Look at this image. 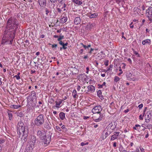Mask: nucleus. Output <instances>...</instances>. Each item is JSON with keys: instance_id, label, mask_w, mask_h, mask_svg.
Here are the masks:
<instances>
[{"instance_id": "obj_21", "label": "nucleus", "mask_w": 152, "mask_h": 152, "mask_svg": "<svg viewBox=\"0 0 152 152\" xmlns=\"http://www.w3.org/2000/svg\"><path fill=\"white\" fill-rule=\"evenodd\" d=\"M88 15L89 17L90 18H94L96 17L98 15L95 13L91 14L90 13H88Z\"/></svg>"}, {"instance_id": "obj_3", "label": "nucleus", "mask_w": 152, "mask_h": 152, "mask_svg": "<svg viewBox=\"0 0 152 152\" xmlns=\"http://www.w3.org/2000/svg\"><path fill=\"white\" fill-rule=\"evenodd\" d=\"M52 134V133L49 132V134L47 135L46 134L44 136L43 140H41L45 144L47 145L49 144L51 141Z\"/></svg>"}, {"instance_id": "obj_57", "label": "nucleus", "mask_w": 152, "mask_h": 152, "mask_svg": "<svg viewBox=\"0 0 152 152\" xmlns=\"http://www.w3.org/2000/svg\"><path fill=\"white\" fill-rule=\"evenodd\" d=\"M80 88L81 87L80 86L78 85L77 86V91H79L80 90Z\"/></svg>"}, {"instance_id": "obj_40", "label": "nucleus", "mask_w": 152, "mask_h": 152, "mask_svg": "<svg viewBox=\"0 0 152 152\" xmlns=\"http://www.w3.org/2000/svg\"><path fill=\"white\" fill-rule=\"evenodd\" d=\"M113 64H111L110 65L109 68L107 69V70L106 71V72H107L108 71H109L113 67Z\"/></svg>"}, {"instance_id": "obj_27", "label": "nucleus", "mask_w": 152, "mask_h": 152, "mask_svg": "<svg viewBox=\"0 0 152 152\" xmlns=\"http://www.w3.org/2000/svg\"><path fill=\"white\" fill-rule=\"evenodd\" d=\"M67 20V17H63V18L61 19V23H65Z\"/></svg>"}, {"instance_id": "obj_62", "label": "nucleus", "mask_w": 152, "mask_h": 152, "mask_svg": "<svg viewBox=\"0 0 152 152\" xmlns=\"http://www.w3.org/2000/svg\"><path fill=\"white\" fill-rule=\"evenodd\" d=\"M122 64L123 65V66H122V68L123 69H125L126 64L124 63H123Z\"/></svg>"}, {"instance_id": "obj_54", "label": "nucleus", "mask_w": 152, "mask_h": 152, "mask_svg": "<svg viewBox=\"0 0 152 152\" xmlns=\"http://www.w3.org/2000/svg\"><path fill=\"white\" fill-rule=\"evenodd\" d=\"M143 104H140L139 105L138 107L140 109L142 108L143 107Z\"/></svg>"}, {"instance_id": "obj_49", "label": "nucleus", "mask_w": 152, "mask_h": 152, "mask_svg": "<svg viewBox=\"0 0 152 152\" xmlns=\"http://www.w3.org/2000/svg\"><path fill=\"white\" fill-rule=\"evenodd\" d=\"M88 142H86V143H84L83 142H82L81 143V145L82 146H83L84 145H88Z\"/></svg>"}, {"instance_id": "obj_22", "label": "nucleus", "mask_w": 152, "mask_h": 152, "mask_svg": "<svg viewBox=\"0 0 152 152\" xmlns=\"http://www.w3.org/2000/svg\"><path fill=\"white\" fill-rule=\"evenodd\" d=\"M97 95L101 99H104L102 95V92L100 90H99L97 91Z\"/></svg>"}, {"instance_id": "obj_11", "label": "nucleus", "mask_w": 152, "mask_h": 152, "mask_svg": "<svg viewBox=\"0 0 152 152\" xmlns=\"http://www.w3.org/2000/svg\"><path fill=\"white\" fill-rule=\"evenodd\" d=\"M120 133L119 132H115L114 133V134L111 136L110 140H114L115 139H117Z\"/></svg>"}, {"instance_id": "obj_41", "label": "nucleus", "mask_w": 152, "mask_h": 152, "mask_svg": "<svg viewBox=\"0 0 152 152\" xmlns=\"http://www.w3.org/2000/svg\"><path fill=\"white\" fill-rule=\"evenodd\" d=\"M45 14L47 15H48V13H49V9L48 8H45Z\"/></svg>"}, {"instance_id": "obj_47", "label": "nucleus", "mask_w": 152, "mask_h": 152, "mask_svg": "<svg viewBox=\"0 0 152 152\" xmlns=\"http://www.w3.org/2000/svg\"><path fill=\"white\" fill-rule=\"evenodd\" d=\"M145 122L146 123H148L150 122V121L151 120V119H150L149 118L146 119V118H145Z\"/></svg>"}, {"instance_id": "obj_60", "label": "nucleus", "mask_w": 152, "mask_h": 152, "mask_svg": "<svg viewBox=\"0 0 152 152\" xmlns=\"http://www.w3.org/2000/svg\"><path fill=\"white\" fill-rule=\"evenodd\" d=\"M66 5L65 4V3H64L63 4V7H62L61 9H62L63 8H65L66 7Z\"/></svg>"}, {"instance_id": "obj_4", "label": "nucleus", "mask_w": 152, "mask_h": 152, "mask_svg": "<svg viewBox=\"0 0 152 152\" xmlns=\"http://www.w3.org/2000/svg\"><path fill=\"white\" fill-rule=\"evenodd\" d=\"M93 113L94 114L93 116V120L96 122L101 121L104 116L103 114L101 113Z\"/></svg>"}, {"instance_id": "obj_52", "label": "nucleus", "mask_w": 152, "mask_h": 152, "mask_svg": "<svg viewBox=\"0 0 152 152\" xmlns=\"http://www.w3.org/2000/svg\"><path fill=\"white\" fill-rule=\"evenodd\" d=\"M134 53L135 54V55H137V57H140L139 54L138 53L136 52V51H134Z\"/></svg>"}, {"instance_id": "obj_28", "label": "nucleus", "mask_w": 152, "mask_h": 152, "mask_svg": "<svg viewBox=\"0 0 152 152\" xmlns=\"http://www.w3.org/2000/svg\"><path fill=\"white\" fill-rule=\"evenodd\" d=\"M72 1L73 3H74L78 5H80L82 3V2L81 1H79L78 0H73Z\"/></svg>"}, {"instance_id": "obj_63", "label": "nucleus", "mask_w": 152, "mask_h": 152, "mask_svg": "<svg viewBox=\"0 0 152 152\" xmlns=\"http://www.w3.org/2000/svg\"><path fill=\"white\" fill-rule=\"evenodd\" d=\"M113 146L114 147H116L117 145H116V142H114L113 143Z\"/></svg>"}, {"instance_id": "obj_45", "label": "nucleus", "mask_w": 152, "mask_h": 152, "mask_svg": "<svg viewBox=\"0 0 152 152\" xmlns=\"http://www.w3.org/2000/svg\"><path fill=\"white\" fill-rule=\"evenodd\" d=\"M113 1L114 3L116 2L118 4H119L121 2V1L119 0H113Z\"/></svg>"}, {"instance_id": "obj_43", "label": "nucleus", "mask_w": 152, "mask_h": 152, "mask_svg": "<svg viewBox=\"0 0 152 152\" xmlns=\"http://www.w3.org/2000/svg\"><path fill=\"white\" fill-rule=\"evenodd\" d=\"M56 129L58 132H60L61 131L60 128L58 126H56Z\"/></svg>"}, {"instance_id": "obj_19", "label": "nucleus", "mask_w": 152, "mask_h": 152, "mask_svg": "<svg viewBox=\"0 0 152 152\" xmlns=\"http://www.w3.org/2000/svg\"><path fill=\"white\" fill-rule=\"evenodd\" d=\"M17 129H20L23 127H24V125L23 122L20 121L19 122L17 125Z\"/></svg>"}, {"instance_id": "obj_30", "label": "nucleus", "mask_w": 152, "mask_h": 152, "mask_svg": "<svg viewBox=\"0 0 152 152\" xmlns=\"http://www.w3.org/2000/svg\"><path fill=\"white\" fill-rule=\"evenodd\" d=\"M48 44L49 45H52V48L53 50L56 49V47L57 46V44L55 43L52 45L50 43H49Z\"/></svg>"}, {"instance_id": "obj_8", "label": "nucleus", "mask_w": 152, "mask_h": 152, "mask_svg": "<svg viewBox=\"0 0 152 152\" xmlns=\"http://www.w3.org/2000/svg\"><path fill=\"white\" fill-rule=\"evenodd\" d=\"M30 100L31 101V102H28V106L29 109H32L34 108L36 106V104L33 102V99H31Z\"/></svg>"}, {"instance_id": "obj_58", "label": "nucleus", "mask_w": 152, "mask_h": 152, "mask_svg": "<svg viewBox=\"0 0 152 152\" xmlns=\"http://www.w3.org/2000/svg\"><path fill=\"white\" fill-rule=\"evenodd\" d=\"M139 119L141 120H143V118L142 116V115H140L139 116Z\"/></svg>"}, {"instance_id": "obj_26", "label": "nucleus", "mask_w": 152, "mask_h": 152, "mask_svg": "<svg viewBox=\"0 0 152 152\" xmlns=\"http://www.w3.org/2000/svg\"><path fill=\"white\" fill-rule=\"evenodd\" d=\"M72 96L75 98H77L78 95H77V92L75 89H74L72 93Z\"/></svg>"}, {"instance_id": "obj_34", "label": "nucleus", "mask_w": 152, "mask_h": 152, "mask_svg": "<svg viewBox=\"0 0 152 152\" xmlns=\"http://www.w3.org/2000/svg\"><path fill=\"white\" fill-rule=\"evenodd\" d=\"M62 102V100L60 101H59L58 102L57 101H56V107L57 108L59 107V106L60 105V104Z\"/></svg>"}, {"instance_id": "obj_12", "label": "nucleus", "mask_w": 152, "mask_h": 152, "mask_svg": "<svg viewBox=\"0 0 152 152\" xmlns=\"http://www.w3.org/2000/svg\"><path fill=\"white\" fill-rule=\"evenodd\" d=\"M38 2L41 7H44L46 6V0H38Z\"/></svg>"}, {"instance_id": "obj_37", "label": "nucleus", "mask_w": 152, "mask_h": 152, "mask_svg": "<svg viewBox=\"0 0 152 152\" xmlns=\"http://www.w3.org/2000/svg\"><path fill=\"white\" fill-rule=\"evenodd\" d=\"M8 115L10 120H12V114L10 113H8Z\"/></svg>"}, {"instance_id": "obj_51", "label": "nucleus", "mask_w": 152, "mask_h": 152, "mask_svg": "<svg viewBox=\"0 0 152 152\" xmlns=\"http://www.w3.org/2000/svg\"><path fill=\"white\" fill-rule=\"evenodd\" d=\"M57 10L59 13H61V12L62 10L61 9L58 8H57Z\"/></svg>"}, {"instance_id": "obj_25", "label": "nucleus", "mask_w": 152, "mask_h": 152, "mask_svg": "<svg viewBox=\"0 0 152 152\" xmlns=\"http://www.w3.org/2000/svg\"><path fill=\"white\" fill-rule=\"evenodd\" d=\"M30 140L33 143L32 144H34L36 141V137L34 136H31Z\"/></svg>"}, {"instance_id": "obj_32", "label": "nucleus", "mask_w": 152, "mask_h": 152, "mask_svg": "<svg viewBox=\"0 0 152 152\" xmlns=\"http://www.w3.org/2000/svg\"><path fill=\"white\" fill-rule=\"evenodd\" d=\"M64 37L63 35H59L58 36V38L57 39V40L60 42V41H62L61 40L64 39Z\"/></svg>"}, {"instance_id": "obj_55", "label": "nucleus", "mask_w": 152, "mask_h": 152, "mask_svg": "<svg viewBox=\"0 0 152 152\" xmlns=\"http://www.w3.org/2000/svg\"><path fill=\"white\" fill-rule=\"evenodd\" d=\"M94 49L92 48H91L90 51L88 52V53L90 54H91L92 53V51L94 50Z\"/></svg>"}, {"instance_id": "obj_59", "label": "nucleus", "mask_w": 152, "mask_h": 152, "mask_svg": "<svg viewBox=\"0 0 152 152\" xmlns=\"http://www.w3.org/2000/svg\"><path fill=\"white\" fill-rule=\"evenodd\" d=\"M140 149L141 152H145L144 149L142 148H140Z\"/></svg>"}, {"instance_id": "obj_64", "label": "nucleus", "mask_w": 152, "mask_h": 152, "mask_svg": "<svg viewBox=\"0 0 152 152\" xmlns=\"http://www.w3.org/2000/svg\"><path fill=\"white\" fill-rule=\"evenodd\" d=\"M86 69L87 70V71L86 72V73L88 74V71L89 70V68L88 67H87L86 68Z\"/></svg>"}, {"instance_id": "obj_2", "label": "nucleus", "mask_w": 152, "mask_h": 152, "mask_svg": "<svg viewBox=\"0 0 152 152\" xmlns=\"http://www.w3.org/2000/svg\"><path fill=\"white\" fill-rule=\"evenodd\" d=\"M45 117L43 115L40 114L34 120V124L37 126L40 127L44 122Z\"/></svg>"}, {"instance_id": "obj_18", "label": "nucleus", "mask_w": 152, "mask_h": 152, "mask_svg": "<svg viewBox=\"0 0 152 152\" xmlns=\"http://www.w3.org/2000/svg\"><path fill=\"white\" fill-rule=\"evenodd\" d=\"M95 25L94 23H89L86 26V28L87 30L91 29Z\"/></svg>"}, {"instance_id": "obj_61", "label": "nucleus", "mask_w": 152, "mask_h": 152, "mask_svg": "<svg viewBox=\"0 0 152 152\" xmlns=\"http://www.w3.org/2000/svg\"><path fill=\"white\" fill-rule=\"evenodd\" d=\"M58 1L61 4H63V2H62V1H63V0H58Z\"/></svg>"}, {"instance_id": "obj_38", "label": "nucleus", "mask_w": 152, "mask_h": 152, "mask_svg": "<svg viewBox=\"0 0 152 152\" xmlns=\"http://www.w3.org/2000/svg\"><path fill=\"white\" fill-rule=\"evenodd\" d=\"M51 2L54 5L57 2V0H50Z\"/></svg>"}, {"instance_id": "obj_24", "label": "nucleus", "mask_w": 152, "mask_h": 152, "mask_svg": "<svg viewBox=\"0 0 152 152\" xmlns=\"http://www.w3.org/2000/svg\"><path fill=\"white\" fill-rule=\"evenodd\" d=\"M59 116L61 120H63L65 118V114L64 113L61 112L59 113Z\"/></svg>"}, {"instance_id": "obj_23", "label": "nucleus", "mask_w": 152, "mask_h": 152, "mask_svg": "<svg viewBox=\"0 0 152 152\" xmlns=\"http://www.w3.org/2000/svg\"><path fill=\"white\" fill-rule=\"evenodd\" d=\"M88 90V91H92L93 90L94 91L95 90V87L94 86H93L92 85H89L87 87Z\"/></svg>"}, {"instance_id": "obj_17", "label": "nucleus", "mask_w": 152, "mask_h": 152, "mask_svg": "<svg viewBox=\"0 0 152 152\" xmlns=\"http://www.w3.org/2000/svg\"><path fill=\"white\" fill-rule=\"evenodd\" d=\"M151 43V40L150 39H147L142 41V44L143 45H145V44H148L150 45Z\"/></svg>"}, {"instance_id": "obj_35", "label": "nucleus", "mask_w": 152, "mask_h": 152, "mask_svg": "<svg viewBox=\"0 0 152 152\" xmlns=\"http://www.w3.org/2000/svg\"><path fill=\"white\" fill-rule=\"evenodd\" d=\"M16 115L17 116H19L20 117H22L24 116V114L21 112L17 113H16Z\"/></svg>"}, {"instance_id": "obj_7", "label": "nucleus", "mask_w": 152, "mask_h": 152, "mask_svg": "<svg viewBox=\"0 0 152 152\" xmlns=\"http://www.w3.org/2000/svg\"><path fill=\"white\" fill-rule=\"evenodd\" d=\"M46 134L43 131L39 130L37 132V135L41 140H43L44 136Z\"/></svg>"}, {"instance_id": "obj_15", "label": "nucleus", "mask_w": 152, "mask_h": 152, "mask_svg": "<svg viewBox=\"0 0 152 152\" xmlns=\"http://www.w3.org/2000/svg\"><path fill=\"white\" fill-rule=\"evenodd\" d=\"M28 132L27 131L25 130L22 134L23 136L22 138H23V140L25 141H26V138L28 135Z\"/></svg>"}, {"instance_id": "obj_16", "label": "nucleus", "mask_w": 152, "mask_h": 152, "mask_svg": "<svg viewBox=\"0 0 152 152\" xmlns=\"http://www.w3.org/2000/svg\"><path fill=\"white\" fill-rule=\"evenodd\" d=\"M81 22V19L80 17H77L74 20V23L76 25L79 24Z\"/></svg>"}, {"instance_id": "obj_9", "label": "nucleus", "mask_w": 152, "mask_h": 152, "mask_svg": "<svg viewBox=\"0 0 152 152\" xmlns=\"http://www.w3.org/2000/svg\"><path fill=\"white\" fill-rule=\"evenodd\" d=\"M34 147V144H29L27 145L26 149L27 152H30L32 151Z\"/></svg>"}, {"instance_id": "obj_13", "label": "nucleus", "mask_w": 152, "mask_h": 152, "mask_svg": "<svg viewBox=\"0 0 152 152\" xmlns=\"http://www.w3.org/2000/svg\"><path fill=\"white\" fill-rule=\"evenodd\" d=\"M116 125L115 124V122H114L113 123L111 122L108 125L107 127L108 128V129L110 127V129H112V130H114L116 128Z\"/></svg>"}, {"instance_id": "obj_14", "label": "nucleus", "mask_w": 152, "mask_h": 152, "mask_svg": "<svg viewBox=\"0 0 152 152\" xmlns=\"http://www.w3.org/2000/svg\"><path fill=\"white\" fill-rule=\"evenodd\" d=\"M44 127L45 128L48 129H50L51 128L50 123L47 121L44 122Z\"/></svg>"}, {"instance_id": "obj_10", "label": "nucleus", "mask_w": 152, "mask_h": 152, "mask_svg": "<svg viewBox=\"0 0 152 152\" xmlns=\"http://www.w3.org/2000/svg\"><path fill=\"white\" fill-rule=\"evenodd\" d=\"M36 99V93L34 91H32L30 94V95L28 96V99Z\"/></svg>"}, {"instance_id": "obj_48", "label": "nucleus", "mask_w": 152, "mask_h": 152, "mask_svg": "<svg viewBox=\"0 0 152 152\" xmlns=\"http://www.w3.org/2000/svg\"><path fill=\"white\" fill-rule=\"evenodd\" d=\"M109 61V60H107L104 62V64L105 65V66H107L108 65Z\"/></svg>"}, {"instance_id": "obj_44", "label": "nucleus", "mask_w": 152, "mask_h": 152, "mask_svg": "<svg viewBox=\"0 0 152 152\" xmlns=\"http://www.w3.org/2000/svg\"><path fill=\"white\" fill-rule=\"evenodd\" d=\"M152 127V125L151 124H149L148 125H146V128L147 129L148 128L150 129V128H151Z\"/></svg>"}, {"instance_id": "obj_33", "label": "nucleus", "mask_w": 152, "mask_h": 152, "mask_svg": "<svg viewBox=\"0 0 152 152\" xmlns=\"http://www.w3.org/2000/svg\"><path fill=\"white\" fill-rule=\"evenodd\" d=\"M106 83L104 82L102 84V85H100V84H98V88H102L104 86H105L106 85Z\"/></svg>"}, {"instance_id": "obj_46", "label": "nucleus", "mask_w": 152, "mask_h": 152, "mask_svg": "<svg viewBox=\"0 0 152 152\" xmlns=\"http://www.w3.org/2000/svg\"><path fill=\"white\" fill-rule=\"evenodd\" d=\"M60 45H62V48L64 50H66L67 49V47H66V46H65V45H64L61 43L59 44Z\"/></svg>"}, {"instance_id": "obj_31", "label": "nucleus", "mask_w": 152, "mask_h": 152, "mask_svg": "<svg viewBox=\"0 0 152 152\" xmlns=\"http://www.w3.org/2000/svg\"><path fill=\"white\" fill-rule=\"evenodd\" d=\"M10 107L12 108H13L14 109H18L19 107H20V105H12Z\"/></svg>"}, {"instance_id": "obj_36", "label": "nucleus", "mask_w": 152, "mask_h": 152, "mask_svg": "<svg viewBox=\"0 0 152 152\" xmlns=\"http://www.w3.org/2000/svg\"><path fill=\"white\" fill-rule=\"evenodd\" d=\"M120 80V78L119 77L117 76L115 77L114 81L116 83L117 82Z\"/></svg>"}, {"instance_id": "obj_53", "label": "nucleus", "mask_w": 152, "mask_h": 152, "mask_svg": "<svg viewBox=\"0 0 152 152\" xmlns=\"http://www.w3.org/2000/svg\"><path fill=\"white\" fill-rule=\"evenodd\" d=\"M145 132H146L147 133V134H146V135L145 136V138H147L149 136L148 132V131H147L146 132V131H145Z\"/></svg>"}, {"instance_id": "obj_1", "label": "nucleus", "mask_w": 152, "mask_h": 152, "mask_svg": "<svg viewBox=\"0 0 152 152\" xmlns=\"http://www.w3.org/2000/svg\"><path fill=\"white\" fill-rule=\"evenodd\" d=\"M18 22V20L14 17H11L8 20L1 41V44H12L18 28L19 24Z\"/></svg>"}, {"instance_id": "obj_6", "label": "nucleus", "mask_w": 152, "mask_h": 152, "mask_svg": "<svg viewBox=\"0 0 152 152\" xmlns=\"http://www.w3.org/2000/svg\"><path fill=\"white\" fill-rule=\"evenodd\" d=\"M102 107L100 105H98L95 107L92 110L93 113H101L100 111L102 110Z\"/></svg>"}, {"instance_id": "obj_50", "label": "nucleus", "mask_w": 152, "mask_h": 152, "mask_svg": "<svg viewBox=\"0 0 152 152\" xmlns=\"http://www.w3.org/2000/svg\"><path fill=\"white\" fill-rule=\"evenodd\" d=\"M14 77H15L16 79L18 80L20 79V77L19 76H18L17 75H15Z\"/></svg>"}, {"instance_id": "obj_56", "label": "nucleus", "mask_w": 152, "mask_h": 152, "mask_svg": "<svg viewBox=\"0 0 152 152\" xmlns=\"http://www.w3.org/2000/svg\"><path fill=\"white\" fill-rule=\"evenodd\" d=\"M133 23L132 22L130 24V27L131 28H132L134 27V25H132Z\"/></svg>"}, {"instance_id": "obj_5", "label": "nucleus", "mask_w": 152, "mask_h": 152, "mask_svg": "<svg viewBox=\"0 0 152 152\" xmlns=\"http://www.w3.org/2000/svg\"><path fill=\"white\" fill-rule=\"evenodd\" d=\"M145 14L151 22H152V7L150 6L146 10Z\"/></svg>"}, {"instance_id": "obj_20", "label": "nucleus", "mask_w": 152, "mask_h": 152, "mask_svg": "<svg viewBox=\"0 0 152 152\" xmlns=\"http://www.w3.org/2000/svg\"><path fill=\"white\" fill-rule=\"evenodd\" d=\"M25 130V127H23L22 128L17 129V131L18 132V134H19L20 135L21 134H22V133Z\"/></svg>"}, {"instance_id": "obj_29", "label": "nucleus", "mask_w": 152, "mask_h": 152, "mask_svg": "<svg viewBox=\"0 0 152 152\" xmlns=\"http://www.w3.org/2000/svg\"><path fill=\"white\" fill-rule=\"evenodd\" d=\"M145 116L148 117V118L151 119V112L150 111L147 112L145 114Z\"/></svg>"}, {"instance_id": "obj_42", "label": "nucleus", "mask_w": 152, "mask_h": 152, "mask_svg": "<svg viewBox=\"0 0 152 152\" xmlns=\"http://www.w3.org/2000/svg\"><path fill=\"white\" fill-rule=\"evenodd\" d=\"M58 43H61V44L66 46H67L68 44V43L67 42H66V43H64V42H63L62 41H60V42H58Z\"/></svg>"}, {"instance_id": "obj_39", "label": "nucleus", "mask_w": 152, "mask_h": 152, "mask_svg": "<svg viewBox=\"0 0 152 152\" xmlns=\"http://www.w3.org/2000/svg\"><path fill=\"white\" fill-rule=\"evenodd\" d=\"M111 133V132L110 131H107L105 133V135L107 137Z\"/></svg>"}]
</instances>
